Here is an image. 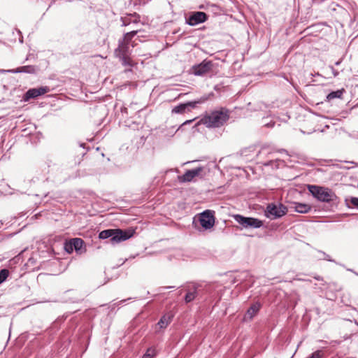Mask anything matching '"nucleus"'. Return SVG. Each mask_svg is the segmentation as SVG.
Wrapping results in <instances>:
<instances>
[{
	"label": "nucleus",
	"instance_id": "20e7f679",
	"mask_svg": "<svg viewBox=\"0 0 358 358\" xmlns=\"http://www.w3.org/2000/svg\"><path fill=\"white\" fill-rule=\"evenodd\" d=\"M308 189L315 198L322 202H331L336 199L334 192L327 187L309 185Z\"/></svg>",
	"mask_w": 358,
	"mask_h": 358
},
{
	"label": "nucleus",
	"instance_id": "6ab92c4d",
	"mask_svg": "<svg viewBox=\"0 0 358 358\" xmlns=\"http://www.w3.org/2000/svg\"><path fill=\"white\" fill-rule=\"evenodd\" d=\"M344 92V89L331 92L327 96V99L329 101L336 98H341Z\"/></svg>",
	"mask_w": 358,
	"mask_h": 358
},
{
	"label": "nucleus",
	"instance_id": "4468645a",
	"mask_svg": "<svg viewBox=\"0 0 358 358\" xmlns=\"http://www.w3.org/2000/svg\"><path fill=\"white\" fill-rule=\"evenodd\" d=\"M173 315L171 313H168L163 315L157 323L160 328H166L172 321Z\"/></svg>",
	"mask_w": 358,
	"mask_h": 358
},
{
	"label": "nucleus",
	"instance_id": "f3484780",
	"mask_svg": "<svg viewBox=\"0 0 358 358\" xmlns=\"http://www.w3.org/2000/svg\"><path fill=\"white\" fill-rule=\"evenodd\" d=\"M294 208L299 213H307L311 210L310 206L301 203H294Z\"/></svg>",
	"mask_w": 358,
	"mask_h": 358
},
{
	"label": "nucleus",
	"instance_id": "0eeeda50",
	"mask_svg": "<svg viewBox=\"0 0 358 358\" xmlns=\"http://www.w3.org/2000/svg\"><path fill=\"white\" fill-rule=\"evenodd\" d=\"M199 222L203 228L209 229L215 224L214 212L206 210L200 214Z\"/></svg>",
	"mask_w": 358,
	"mask_h": 358
},
{
	"label": "nucleus",
	"instance_id": "f03ea898",
	"mask_svg": "<svg viewBox=\"0 0 358 358\" xmlns=\"http://www.w3.org/2000/svg\"><path fill=\"white\" fill-rule=\"evenodd\" d=\"M229 119V111L225 108H221L208 113L203 115L201 122L208 128L220 127Z\"/></svg>",
	"mask_w": 358,
	"mask_h": 358
},
{
	"label": "nucleus",
	"instance_id": "6e6552de",
	"mask_svg": "<svg viewBox=\"0 0 358 358\" xmlns=\"http://www.w3.org/2000/svg\"><path fill=\"white\" fill-rule=\"evenodd\" d=\"M208 16L204 12L197 11L190 15L186 22L190 26H195L206 22Z\"/></svg>",
	"mask_w": 358,
	"mask_h": 358
},
{
	"label": "nucleus",
	"instance_id": "5701e85b",
	"mask_svg": "<svg viewBox=\"0 0 358 358\" xmlns=\"http://www.w3.org/2000/svg\"><path fill=\"white\" fill-rule=\"evenodd\" d=\"M9 275L8 269H1L0 271V284L4 282Z\"/></svg>",
	"mask_w": 358,
	"mask_h": 358
},
{
	"label": "nucleus",
	"instance_id": "39448f33",
	"mask_svg": "<svg viewBox=\"0 0 358 358\" xmlns=\"http://www.w3.org/2000/svg\"><path fill=\"white\" fill-rule=\"evenodd\" d=\"M234 218L244 228L257 229L263 225V222L257 218L247 217L241 215H235Z\"/></svg>",
	"mask_w": 358,
	"mask_h": 358
},
{
	"label": "nucleus",
	"instance_id": "2eb2a0df",
	"mask_svg": "<svg viewBox=\"0 0 358 358\" xmlns=\"http://www.w3.org/2000/svg\"><path fill=\"white\" fill-rule=\"evenodd\" d=\"M84 244V241L79 238H75L71 240L69 243V247L71 251L73 250V248L75 249V250L78 251L82 249Z\"/></svg>",
	"mask_w": 358,
	"mask_h": 358
},
{
	"label": "nucleus",
	"instance_id": "f257e3e1",
	"mask_svg": "<svg viewBox=\"0 0 358 358\" xmlns=\"http://www.w3.org/2000/svg\"><path fill=\"white\" fill-rule=\"evenodd\" d=\"M138 33V30L125 33L123 37L119 39L118 45L114 50L115 57L118 58L124 66H133L134 65L131 55L132 48L136 45L133 38Z\"/></svg>",
	"mask_w": 358,
	"mask_h": 358
},
{
	"label": "nucleus",
	"instance_id": "aec40b11",
	"mask_svg": "<svg viewBox=\"0 0 358 358\" xmlns=\"http://www.w3.org/2000/svg\"><path fill=\"white\" fill-rule=\"evenodd\" d=\"M206 100H207V97L203 96V97H201L200 99H199L196 101H189V102L185 103V105L187 106V110L189 111V107L190 108H196L198 104L203 103Z\"/></svg>",
	"mask_w": 358,
	"mask_h": 358
},
{
	"label": "nucleus",
	"instance_id": "f8f14e48",
	"mask_svg": "<svg viewBox=\"0 0 358 358\" xmlns=\"http://www.w3.org/2000/svg\"><path fill=\"white\" fill-rule=\"evenodd\" d=\"M122 26H129L131 23L137 24L140 22V15L136 13L131 14H126L124 16L121 17Z\"/></svg>",
	"mask_w": 358,
	"mask_h": 358
},
{
	"label": "nucleus",
	"instance_id": "a211bd4d",
	"mask_svg": "<svg viewBox=\"0 0 358 358\" xmlns=\"http://www.w3.org/2000/svg\"><path fill=\"white\" fill-rule=\"evenodd\" d=\"M261 305L259 303H253L247 310V315L252 319L259 310Z\"/></svg>",
	"mask_w": 358,
	"mask_h": 358
},
{
	"label": "nucleus",
	"instance_id": "4be33fe9",
	"mask_svg": "<svg viewBox=\"0 0 358 358\" xmlns=\"http://www.w3.org/2000/svg\"><path fill=\"white\" fill-rule=\"evenodd\" d=\"M345 201L348 204L349 203L352 205L353 208H356L358 209V198L351 196L349 199H346Z\"/></svg>",
	"mask_w": 358,
	"mask_h": 358
},
{
	"label": "nucleus",
	"instance_id": "1a4fd4ad",
	"mask_svg": "<svg viewBox=\"0 0 358 358\" xmlns=\"http://www.w3.org/2000/svg\"><path fill=\"white\" fill-rule=\"evenodd\" d=\"M212 68V62L204 60L201 64L193 66L194 74L196 76H203L210 71Z\"/></svg>",
	"mask_w": 358,
	"mask_h": 358
},
{
	"label": "nucleus",
	"instance_id": "9b49d317",
	"mask_svg": "<svg viewBox=\"0 0 358 358\" xmlns=\"http://www.w3.org/2000/svg\"><path fill=\"white\" fill-rule=\"evenodd\" d=\"M50 91V88L47 86L40 87L38 88H33L29 90L25 94V100L36 98L39 96L43 95Z\"/></svg>",
	"mask_w": 358,
	"mask_h": 358
},
{
	"label": "nucleus",
	"instance_id": "c85d7f7f",
	"mask_svg": "<svg viewBox=\"0 0 358 358\" xmlns=\"http://www.w3.org/2000/svg\"><path fill=\"white\" fill-rule=\"evenodd\" d=\"M357 187H358V184H357Z\"/></svg>",
	"mask_w": 358,
	"mask_h": 358
},
{
	"label": "nucleus",
	"instance_id": "423d86ee",
	"mask_svg": "<svg viewBox=\"0 0 358 358\" xmlns=\"http://www.w3.org/2000/svg\"><path fill=\"white\" fill-rule=\"evenodd\" d=\"M287 212V208L282 204L278 206L268 204L265 211L266 216L271 219H276L282 217Z\"/></svg>",
	"mask_w": 358,
	"mask_h": 358
},
{
	"label": "nucleus",
	"instance_id": "b1692460",
	"mask_svg": "<svg viewBox=\"0 0 358 358\" xmlns=\"http://www.w3.org/2000/svg\"><path fill=\"white\" fill-rule=\"evenodd\" d=\"M330 68L331 69V71H332V73H333L334 76V77L338 76V74H339V72L337 70H336L333 66H331Z\"/></svg>",
	"mask_w": 358,
	"mask_h": 358
},
{
	"label": "nucleus",
	"instance_id": "cd10ccee",
	"mask_svg": "<svg viewBox=\"0 0 358 358\" xmlns=\"http://www.w3.org/2000/svg\"><path fill=\"white\" fill-rule=\"evenodd\" d=\"M341 61H338L335 63V64L338 66L341 64Z\"/></svg>",
	"mask_w": 358,
	"mask_h": 358
},
{
	"label": "nucleus",
	"instance_id": "412c9836",
	"mask_svg": "<svg viewBox=\"0 0 358 358\" xmlns=\"http://www.w3.org/2000/svg\"><path fill=\"white\" fill-rule=\"evenodd\" d=\"M187 110V106L185 103H180L172 109V113L182 114Z\"/></svg>",
	"mask_w": 358,
	"mask_h": 358
},
{
	"label": "nucleus",
	"instance_id": "9d476101",
	"mask_svg": "<svg viewBox=\"0 0 358 358\" xmlns=\"http://www.w3.org/2000/svg\"><path fill=\"white\" fill-rule=\"evenodd\" d=\"M203 171V167H198L196 169L187 171L182 176H179L180 182H191L195 177L201 176V172Z\"/></svg>",
	"mask_w": 358,
	"mask_h": 358
},
{
	"label": "nucleus",
	"instance_id": "7ed1b4c3",
	"mask_svg": "<svg viewBox=\"0 0 358 358\" xmlns=\"http://www.w3.org/2000/svg\"><path fill=\"white\" fill-rule=\"evenodd\" d=\"M134 233V230L106 229L99 233V238L100 239L110 238V241L112 243H116L130 238Z\"/></svg>",
	"mask_w": 358,
	"mask_h": 358
},
{
	"label": "nucleus",
	"instance_id": "dca6fc26",
	"mask_svg": "<svg viewBox=\"0 0 358 358\" xmlns=\"http://www.w3.org/2000/svg\"><path fill=\"white\" fill-rule=\"evenodd\" d=\"M197 286L194 285L193 287L188 289L187 293L185 295V300L186 303H189L192 301L196 296L197 292Z\"/></svg>",
	"mask_w": 358,
	"mask_h": 358
},
{
	"label": "nucleus",
	"instance_id": "bb28decb",
	"mask_svg": "<svg viewBox=\"0 0 358 358\" xmlns=\"http://www.w3.org/2000/svg\"><path fill=\"white\" fill-rule=\"evenodd\" d=\"M314 278L318 281H322L323 280V278L320 276V275H315L314 276Z\"/></svg>",
	"mask_w": 358,
	"mask_h": 358
},
{
	"label": "nucleus",
	"instance_id": "393cba45",
	"mask_svg": "<svg viewBox=\"0 0 358 358\" xmlns=\"http://www.w3.org/2000/svg\"><path fill=\"white\" fill-rule=\"evenodd\" d=\"M319 252H321V253H322V254L324 255V259H326V260H327V261H329V262H331V259H330L329 255H327V254H326L325 252H322V251H319Z\"/></svg>",
	"mask_w": 358,
	"mask_h": 358
},
{
	"label": "nucleus",
	"instance_id": "a878e982",
	"mask_svg": "<svg viewBox=\"0 0 358 358\" xmlns=\"http://www.w3.org/2000/svg\"><path fill=\"white\" fill-rule=\"evenodd\" d=\"M150 349H148L146 352V353L143 355V358H149L151 356V354L150 353Z\"/></svg>",
	"mask_w": 358,
	"mask_h": 358
},
{
	"label": "nucleus",
	"instance_id": "ddd939ff",
	"mask_svg": "<svg viewBox=\"0 0 358 358\" xmlns=\"http://www.w3.org/2000/svg\"><path fill=\"white\" fill-rule=\"evenodd\" d=\"M0 72H10L13 73H34L36 72V69L34 66H23L17 68L16 69L11 70H0Z\"/></svg>",
	"mask_w": 358,
	"mask_h": 358
}]
</instances>
